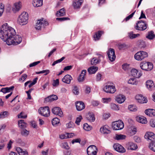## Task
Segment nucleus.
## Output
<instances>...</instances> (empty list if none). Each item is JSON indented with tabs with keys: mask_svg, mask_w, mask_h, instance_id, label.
<instances>
[{
	"mask_svg": "<svg viewBox=\"0 0 155 155\" xmlns=\"http://www.w3.org/2000/svg\"><path fill=\"white\" fill-rule=\"evenodd\" d=\"M0 38L9 45H17L22 41L21 36L16 35L15 30L12 27L8 26L7 23L3 25L1 28Z\"/></svg>",
	"mask_w": 155,
	"mask_h": 155,
	"instance_id": "nucleus-1",
	"label": "nucleus"
},
{
	"mask_svg": "<svg viewBox=\"0 0 155 155\" xmlns=\"http://www.w3.org/2000/svg\"><path fill=\"white\" fill-rule=\"evenodd\" d=\"M28 14L25 12H23L19 16L18 22L21 25H24L27 24L28 20Z\"/></svg>",
	"mask_w": 155,
	"mask_h": 155,
	"instance_id": "nucleus-2",
	"label": "nucleus"
},
{
	"mask_svg": "<svg viewBox=\"0 0 155 155\" xmlns=\"http://www.w3.org/2000/svg\"><path fill=\"white\" fill-rule=\"evenodd\" d=\"M144 138L149 142L150 145H155V134L153 133L147 132L145 135Z\"/></svg>",
	"mask_w": 155,
	"mask_h": 155,
	"instance_id": "nucleus-3",
	"label": "nucleus"
},
{
	"mask_svg": "<svg viewBox=\"0 0 155 155\" xmlns=\"http://www.w3.org/2000/svg\"><path fill=\"white\" fill-rule=\"evenodd\" d=\"M141 69L146 71H150L153 69V66L152 63L149 62H143L140 64Z\"/></svg>",
	"mask_w": 155,
	"mask_h": 155,
	"instance_id": "nucleus-4",
	"label": "nucleus"
},
{
	"mask_svg": "<svg viewBox=\"0 0 155 155\" xmlns=\"http://www.w3.org/2000/svg\"><path fill=\"white\" fill-rule=\"evenodd\" d=\"M124 126L123 122L121 120H118L112 122V127L114 130H120L123 129Z\"/></svg>",
	"mask_w": 155,
	"mask_h": 155,
	"instance_id": "nucleus-5",
	"label": "nucleus"
},
{
	"mask_svg": "<svg viewBox=\"0 0 155 155\" xmlns=\"http://www.w3.org/2000/svg\"><path fill=\"white\" fill-rule=\"evenodd\" d=\"M148 56L147 52L143 51H140L136 53L134 55L135 58L138 61H141Z\"/></svg>",
	"mask_w": 155,
	"mask_h": 155,
	"instance_id": "nucleus-6",
	"label": "nucleus"
},
{
	"mask_svg": "<svg viewBox=\"0 0 155 155\" xmlns=\"http://www.w3.org/2000/svg\"><path fill=\"white\" fill-rule=\"evenodd\" d=\"M38 112L41 115L46 117H48L50 114L49 109L48 106L40 107L38 110Z\"/></svg>",
	"mask_w": 155,
	"mask_h": 155,
	"instance_id": "nucleus-7",
	"label": "nucleus"
},
{
	"mask_svg": "<svg viewBox=\"0 0 155 155\" xmlns=\"http://www.w3.org/2000/svg\"><path fill=\"white\" fill-rule=\"evenodd\" d=\"M48 25L47 21L43 18L38 21L35 28L37 30H40L42 28H44L45 26Z\"/></svg>",
	"mask_w": 155,
	"mask_h": 155,
	"instance_id": "nucleus-8",
	"label": "nucleus"
},
{
	"mask_svg": "<svg viewBox=\"0 0 155 155\" xmlns=\"http://www.w3.org/2000/svg\"><path fill=\"white\" fill-rule=\"evenodd\" d=\"M147 28V24L143 21H140L137 23V26L135 27L136 29L143 31Z\"/></svg>",
	"mask_w": 155,
	"mask_h": 155,
	"instance_id": "nucleus-9",
	"label": "nucleus"
},
{
	"mask_svg": "<svg viewBox=\"0 0 155 155\" xmlns=\"http://www.w3.org/2000/svg\"><path fill=\"white\" fill-rule=\"evenodd\" d=\"M87 151L88 155H96L98 150L96 146H89Z\"/></svg>",
	"mask_w": 155,
	"mask_h": 155,
	"instance_id": "nucleus-10",
	"label": "nucleus"
},
{
	"mask_svg": "<svg viewBox=\"0 0 155 155\" xmlns=\"http://www.w3.org/2000/svg\"><path fill=\"white\" fill-rule=\"evenodd\" d=\"M107 54L109 60L111 61H114L116 58V55L114 49L109 48L107 51Z\"/></svg>",
	"mask_w": 155,
	"mask_h": 155,
	"instance_id": "nucleus-11",
	"label": "nucleus"
},
{
	"mask_svg": "<svg viewBox=\"0 0 155 155\" xmlns=\"http://www.w3.org/2000/svg\"><path fill=\"white\" fill-rule=\"evenodd\" d=\"M104 90L107 93H114L116 91L115 87L113 85H106L103 88Z\"/></svg>",
	"mask_w": 155,
	"mask_h": 155,
	"instance_id": "nucleus-12",
	"label": "nucleus"
},
{
	"mask_svg": "<svg viewBox=\"0 0 155 155\" xmlns=\"http://www.w3.org/2000/svg\"><path fill=\"white\" fill-rule=\"evenodd\" d=\"M21 7V3L19 2L15 3L12 8V11L14 13L19 11Z\"/></svg>",
	"mask_w": 155,
	"mask_h": 155,
	"instance_id": "nucleus-13",
	"label": "nucleus"
},
{
	"mask_svg": "<svg viewBox=\"0 0 155 155\" xmlns=\"http://www.w3.org/2000/svg\"><path fill=\"white\" fill-rule=\"evenodd\" d=\"M52 112L54 114L58 115L61 117L63 115V112L61 108L58 107H54L52 109Z\"/></svg>",
	"mask_w": 155,
	"mask_h": 155,
	"instance_id": "nucleus-14",
	"label": "nucleus"
},
{
	"mask_svg": "<svg viewBox=\"0 0 155 155\" xmlns=\"http://www.w3.org/2000/svg\"><path fill=\"white\" fill-rule=\"evenodd\" d=\"M131 73L132 76L137 78H139L142 75V73L140 71L139 72L137 70L135 69H133L131 70Z\"/></svg>",
	"mask_w": 155,
	"mask_h": 155,
	"instance_id": "nucleus-15",
	"label": "nucleus"
},
{
	"mask_svg": "<svg viewBox=\"0 0 155 155\" xmlns=\"http://www.w3.org/2000/svg\"><path fill=\"white\" fill-rule=\"evenodd\" d=\"M135 98L138 101V102L141 103H146L147 101V99L145 98L141 94L136 95L135 97Z\"/></svg>",
	"mask_w": 155,
	"mask_h": 155,
	"instance_id": "nucleus-16",
	"label": "nucleus"
},
{
	"mask_svg": "<svg viewBox=\"0 0 155 155\" xmlns=\"http://www.w3.org/2000/svg\"><path fill=\"white\" fill-rule=\"evenodd\" d=\"M76 107L78 111H81L85 108L84 103L82 101H78L76 103Z\"/></svg>",
	"mask_w": 155,
	"mask_h": 155,
	"instance_id": "nucleus-17",
	"label": "nucleus"
},
{
	"mask_svg": "<svg viewBox=\"0 0 155 155\" xmlns=\"http://www.w3.org/2000/svg\"><path fill=\"white\" fill-rule=\"evenodd\" d=\"M146 85L147 88L150 90H152L154 89L155 86L152 80L147 81L146 82Z\"/></svg>",
	"mask_w": 155,
	"mask_h": 155,
	"instance_id": "nucleus-18",
	"label": "nucleus"
},
{
	"mask_svg": "<svg viewBox=\"0 0 155 155\" xmlns=\"http://www.w3.org/2000/svg\"><path fill=\"white\" fill-rule=\"evenodd\" d=\"M58 99V97L56 95L53 94L45 98V101L47 102H50L56 100Z\"/></svg>",
	"mask_w": 155,
	"mask_h": 155,
	"instance_id": "nucleus-19",
	"label": "nucleus"
},
{
	"mask_svg": "<svg viewBox=\"0 0 155 155\" xmlns=\"http://www.w3.org/2000/svg\"><path fill=\"white\" fill-rule=\"evenodd\" d=\"M116 100L119 104H122L125 100V96L123 95H119L116 97Z\"/></svg>",
	"mask_w": 155,
	"mask_h": 155,
	"instance_id": "nucleus-20",
	"label": "nucleus"
},
{
	"mask_svg": "<svg viewBox=\"0 0 155 155\" xmlns=\"http://www.w3.org/2000/svg\"><path fill=\"white\" fill-rule=\"evenodd\" d=\"M100 132L103 134H108L110 133V131L107 126H105L101 127L100 129Z\"/></svg>",
	"mask_w": 155,
	"mask_h": 155,
	"instance_id": "nucleus-21",
	"label": "nucleus"
},
{
	"mask_svg": "<svg viewBox=\"0 0 155 155\" xmlns=\"http://www.w3.org/2000/svg\"><path fill=\"white\" fill-rule=\"evenodd\" d=\"M114 149L120 153H124L126 151V150L123 146H113Z\"/></svg>",
	"mask_w": 155,
	"mask_h": 155,
	"instance_id": "nucleus-22",
	"label": "nucleus"
},
{
	"mask_svg": "<svg viewBox=\"0 0 155 155\" xmlns=\"http://www.w3.org/2000/svg\"><path fill=\"white\" fill-rule=\"evenodd\" d=\"M14 88V86H12L10 87L2 88L1 89L0 92H2L4 94H5L10 92L11 91H13Z\"/></svg>",
	"mask_w": 155,
	"mask_h": 155,
	"instance_id": "nucleus-23",
	"label": "nucleus"
},
{
	"mask_svg": "<svg viewBox=\"0 0 155 155\" xmlns=\"http://www.w3.org/2000/svg\"><path fill=\"white\" fill-rule=\"evenodd\" d=\"M86 118L90 122H94L95 119L94 115L93 113H89L86 116Z\"/></svg>",
	"mask_w": 155,
	"mask_h": 155,
	"instance_id": "nucleus-24",
	"label": "nucleus"
},
{
	"mask_svg": "<svg viewBox=\"0 0 155 155\" xmlns=\"http://www.w3.org/2000/svg\"><path fill=\"white\" fill-rule=\"evenodd\" d=\"M32 4L34 7H40L43 5V0H33Z\"/></svg>",
	"mask_w": 155,
	"mask_h": 155,
	"instance_id": "nucleus-25",
	"label": "nucleus"
},
{
	"mask_svg": "<svg viewBox=\"0 0 155 155\" xmlns=\"http://www.w3.org/2000/svg\"><path fill=\"white\" fill-rule=\"evenodd\" d=\"M16 151L19 155H28V152L25 150L22 149L19 147H17L16 148Z\"/></svg>",
	"mask_w": 155,
	"mask_h": 155,
	"instance_id": "nucleus-26",
	"label": "nucleus"
},
{
	"mask_svg": "<svg viewBox=\"0 0 155 155\" xmlns=\"http://www.w3.org/2000/svg\"><path fill=\"white\" fill-rule=\"evenodd\" d=\"M82 2V0H79L78 1L74 2L73 5L74 9L80 8Z\"/></svg>",
	"mask_w": 155,
	"mask_h": 155,
	"instance_id": "nucleus-27",
	"label": "nucleus"
},
{
	"mask_svg": "<svg viewBox=\"0 0 155 155\" xmlns=\"http://www.w3.org/2000/svg\"><path fill=\"white\" fill-rule=\"evenodd\" d=\"M155 110H154L151 109H147L145 111V114L150 117H152V116H155Z\"/></svg>",
	"mask_w": 155,
	"mask_h": 155,
	"instance_id": "nucleus-28",
	"label": "nucleus"
},
{
	"mask_svg": "<svg viewBox=\"0 0 155 155\" xmlns=\"http://www.w3.org/2000/svg\"><path fill=\"white\" fill-rule=\"evenodd\" d=\"M136 120L138 122L142 124H146L147 123L146 118L142 116L137 117Z\"/></svg>",
	"mask_w": 155,
	"mask_h": 155,
	"instance_id": "nucleus-29",
	"label": "nucleus"
},
{
	"mask_svg": "<svg viewBox=\"0 0 155 155\" xmlns=\"http://www.w3.org/2000/svg\"><path fill=\"white\" fill-rule=\"evenodd\" d=\"M65 10L64 8H62L57 12L56 16L57 17L62 16L65 15Z\"/></svg>",
	"mask_w": 155,
	"mask_h": 155,
	"instance_id": "nucleus-30",
	"label": "nucleus"
},
{
	"mask_svg": "<svg viewBox=\"0 0 155 155\" xmlns=\"http://www.w3.org/2000/svg\"><path fill=\"white\" fill-rule=\"evenodd\" d=\"M103 34V32L101 31H99L96 32L94 35V38L95 41L99 40L101 35Z\"/></svg>",
	"mask_w": 155,
	"mask_h": 155,
	"instance_id": "nucleus-31",
	"label": "nucleus"
},
{
	"mask_svg": "<svg viewBox=\"0 0 155 155\" xmlns=\"http://www.w3.org/2000/svg\"><path fill=\"white\" fill-rule=\"evenodd\" d=\"M98 69V67L93 66L88 68V71L89 74H94L97 71Z\"/></svg>",
	"mask_w": 155,
	"mask_h": 155,
	"instance_id": "nucleus-32",
	"label": "nucleus"
},
{
	"mask_svg": "<svg viewBox=\"0 0 155 155\" xmlns=\"http://www.w3.org/2000/svg\"><path fill=\"white\" fill-rule=\"evenodd\" d=\"M51 122L53 126L56 127L60 124V120L58 118L55 117L52 119Z\"/></svg>",
	"mask_w": 155,
	"mask_h": 155,
	"instance_id": "nucleus-33",
	"label": "nucleus"
},
{
	"mask_svg": "<svg viewBox=\"0 0 155 155\" xmlns=\"http://www.w3.org/2000/svg\"><path fill=\"white\" fill-rule=\"evenodd\" d=\"M146 37L149 39L152 40L155 37V35L153 31H150L148 32Z\"/></svg>",
	"mask_w": 155,
	"mask_h": 155,
	"instance_id": "nucleus-34",
	"label": "nucleus"
},
{
	"mask_svg": "<svg viewBox=\"0 0 155 155\" xmlns=\"http://www.w3.org/2000/svg\"><path fill=\"white\" fill-rule=\"evenodd\" d=\"M18 124L19 127L22 129L26 127L27 126V124L24 122L23 120H21L19 121Z\"/></svg>",
	"mask_w": 155,
	"mask_h": 155,
	"instance_id": "nucleus-35",
	"label": "nucleus"
},
{
	"mask_svg": "<svg viewBox=\"0 0 155 155\" xmlns=\"http://www.w3.org/2000/svg\"><path fill=\"white\" fill-rule=\"evenodd\" d=\"M128 84H132L137 85L138 83V81L135 78H133L130 79L128 81Z\"/></svg>",
	"mask_w": 155,
	"mask_h": 155,
	"instance_id": "nucleus-36",
	"label": "nucleus"
},
{
	"mask_svg": "<svg viewBox=\"0 0 155 155\" xmlns=\"http://www.w3.org/2000/svg\"><path fill=\"white\" fill-rule=\"evenodd\" d=\"M128 36L130 39H133L138 37L140 35L138 34H134L133 32H130L128 33Z\"/></svg>",
	"mask_w": 155,
	"mask_h": 155,
	"instance_id": "nucleus-37",
	"label": "nucleus"
},
{
	"mask_svg": "<svg viewBox=\"0 0 155 155\" xmlns=\"http://www.w3.org/2000/svg\"><path fill=\"white\" fill-rule=\"evenodd\" d=\"M126 136L123 134H116L115 139L117 140H123L125 139Z\"/></svg>",
	"mask_w": 155,
	"mask_h": 155,
	"instance_id": "nucleus-38",
	"label": "nucleus"
},
{
	"mask_svg": "<svg viewBox=\"0 0 155 155\" xmlns=\"http://www.w3.org/2000/svg\"><path fill=\"white\" fill-rule=\"evenodd\" d=\"M129 110L131 111L135 112L137 110V107L133 105H130L128 107Z\"/></svg>",
	"mask_w": 155,
	"mask_h": 155,
	"instance_id": "nucleus-39",
	"label": "nucleus"
},
{
	"mask_svg": "<svg viewBox=\"0 0 155 155\" xmlns=\"http://www.w3.org/2000/svg\"><path fill=\"white\" fill-rule=\"evenodd\" d=\"M9 114L8 112L5 111L0 113V119L4 118L7 117Z\"/></svg>",
	"mask_w": 155,
	"mask_h": 155,
	"instance_id": "nucleus-40",
	"label": "nucleus"
},
{
	"mask_svg": "<svg viewBox=\"0 0 155 155\" xmlns=\"http://www.w3.org/2000/svg\"><path fill=\"white\" fill-rule=\"evenodd\" d=\"M110 107L113 110H117L120 109L119 107L114 103H112L110 104Z\"/></svg>",
	"mask_w": 155,
	"mask_h": 155,
	"instance_id": "nucleus-41",
	"label": "nucleus"
},
{
	"mask_svg": "<svg viewBox=\"0 0 155 155\" xmlns=\"http://www.w3.org/2000/svg\"><path fill=\"white\" fill-rule=\"evenodd\" d=\"M21 134L24 136H27L29 134V131L25 129H22L21 131Z\"/></svg>",
	"mask_w": 155,
	"mask_h": 155,
	"instance_id": "nucleus-42",
	"label": "nucleus"
},
{
	"mask_svg": "<svg viewBox=\"0 0 155 155\" xmlns=\"http://www.w3.org/2000/svg\"><path fill=\"white\" fill-rule=\"evenodd\" d=\"M100 61L99 59H97L94 58H93L91 61V63L93 65H96Z\"/></svg>",
	"mask_w": 155,
	"mask_h": 155,
	"instance_id": "nucleus-43",
	"label": "nucleus"
},
{
	"mask_svg": "<svg viewBox=\"0 0 155 155\" xmlns=\"http://www.w3.org/2000/svg\"><path fill=\"white\" fill-rule=\"evenodd\" d=\"M92 127L89 126L87 124L85 123L83 125V128L86 130L89 131L91 129Z\"/></svg>",
	"mask_w": 155,
	"mask_h": 155,
	"instance_id": "nucleus-44",
	"label": "nucleus"
},
{
	"mask_svg": "<svg viewBox=\"0 0 155 155\" xmlns=\"http://www.w3.org/2000/svg\"><path fill=\"white\" fill-rule=\"evenodd\" d=\"M65 58V57H63L61 58V59H58L55 61H54L52 64V66H54L56 64L61 62Z\"/></svg>",
	"mask_w": 155,
	"mask_h": 155,
	"instance_id": "nucleus-45",
	"label": "nucleus"
},
{
	"mask_svg": "<svg viewBox=\"0 0 155 155\" xmlns=\"http://www.w3.org/2000/svg\"><path fill=\"white\" fill-rule=\"evenodd\" d=\"M72 92L75 94H78L79 91L77 86H75L73 87Z\"/></svg>",
	"mask_w": 155,
	"mask_h": 155,
	"instance_id": "nucleus-46",
	"label": "nucleus"
},
{
	"mask_svg": "<svg viewBox=\"0 0 155 155\" xmlns=\"http://www.w3.org/2000/svg\"><path fill=\"white\" fill-rule=\"evenodd\" d=\"M59 137L61 139L67 138H68V133H66L65 134L60 135L59 136Z\"/></svg>",
	"mask_w": 155,
	"mask_h": 155,
	"instance_id": "nucleus-47",
	"label": "nucleus"
},
{
	"mask_svg": "<svg viewBox=\"0 0 155 155\" xmlns=\"http://www.w3.org/2000/svg\"><path fill=\"white\" fill-rule=\"evenodd\" d=\"M4 5L2 3L0 4V17L1 16L4 11Z\"/></svg>",
	"mask_w": 155,
	"mask_h": 155,
	"instance_id": "nucleus-48",
	"label": "nucleus"
},
{
	"mask_svg": "<svg viewBox=\"0 0 155 155\" xmlns=\"http://www.w3.org/2000/svg\"><path fill=\"white\" fill-rule=\"evenodd\" d=\"M59 84V81L58 79H56V80L53 81V82L52 85L54 87H57Z\"/></svg>",
	"mask_w": 155,
	"mask_h": 155,
	"instance_id": "nucleus-49",
	"label": "nucleus"
},
{
	"mask_svg": "<svg viewBox=\"0 0 155 155\" xmlns=\"http://www.w3.org/2000/svg\"><path fill=\"white\" fill-rule=\"evenodd\" d=\"M82 119V117L81 116H79V117L77 118L75 121V123L78 125H79V123L81 122V120Z\"/></svg>",
	"mask_w": 155,
	"mask_h": 155,
	"instance_id": "nucleus-50",
	"label": "nucleus"
},
{
	"mask_svg": "<svg viewBox=\"0 0 155 155\" xmlns=\"http://www.w3.org/2000/svg\"><path fill=\"white\" fill-rule=\"evenodd\" d=\"M56 20L60 21H63L68 20V17L58 18H56Z\"/></svg>",
	"mask_w": 155,
	"mask_h": 155,
	"instance_id": "nucleus-51",
	"label": "nucleus"
},
{
	"mask_svg": "<svg viewBox=\"0 0 155 155\" xmlns=\"http://www.w3.org/2000/svg\"><path fill=\"white\" fill-rule=\"evenodd\" d=\"M62 81L65 83H68V75H66L62 79Z\"/></svg>",
	"mask_w": 155,
	"mask_h": 155,
	"instance_id": "nucleus-52",
	"label": "nucleus"
},
{
	"mask_svg": "<svg viewBox=\"0 0 155 155\" xmlns=\"http://www.w3.org/2000/svg\"><path fill=\"white\" fill-rule=\"evenodd\" d=\"M138 148L137 146H128L127 149L134 150Z\"/></svg>",
	"mask_w": 155,
	"mask_h": 155,
	"instance_id": "nucleus-53",
	"label": "nucleus"
},
{
	"mask_svg": "<svg viewBox=\"0 0 155 155\" xmlns=\"http://www.w3.org/2000/svg\"><path fill=\"white\" fill-rule=\"evenodd\" d=\"M99 102L97 101L93 100L91 101V104L93 106H97L99 104Z\"/></svg>",
	"mask_w": 155,
	"mask_h": 155,
	"instance_id": "nucleus-54",
	"label": "nucleus"
},
{
	"mask_svg": "<svg viewBox=\"0 0 155 155\" xmlns=\"http://www.w3.org/2000/svg\"><path fill=\"white\" fill-rule=\"evenodd\" d=\"M129 67V65L127 64H124L122 65V68L123 69L126 71L127 70Z\"/></svg>",
	"mask_w": 155,
	"mask_h": 155,
	"instance_id": "nucleus-55",
	"label": "nucleus"
},
{
	"mask_svg": "<svg viewBox=\"0 0 155 155\" xmlns=\"http://www.w3.org/2000/svg\"><path fill=\"white\" fill-rule=\"evenodd\" d=\"M104 103H107L110 101L111 99L110 98H105L102 99Z\"/></svg>",
	"mask_w": 155,
	"mask_h": 155,
	"instance_id": "nucleus-56",
	"label": "nucleus"
},
{
	"mask_svg": "<svg viewBox=\"0 0 155 155\" xmlns=\"http://www.w3.org/2000/svg\"><path fill=\"white\" fill-rule=\"evenodd\" d=\"M136 11H135L134 12L132 13V14H131L130 15L127 16L125 20L126 21H127L128 20H129L134 15Z\"/></svg>",
	"mask_w": 155,
	"mask_h": 155,
	"instance_id": "nucleus-57",
	"label": "nucleus"
},
{
	"mask_svg": "<svg viewBox=\"0 0 155 155\" xmlns=\"http://www.w3.org/2000/svg\"><path fill=\"white\" fill-rule=\"evenodd\" d=\"M81 141V140L80 139L78 138L73 140L71 142L72 144H73L74 143H79L80 144Z\"/></svg>",
	"mask_w": 155,
	"mask_h": 155,
	"instance_id": "nucleus-58",
	"label": "nucleus"
},
{
	"mask_svg": "<svg viewBox=\"0 0 155 155\" xmlns=\"http://www.w3.org/2000/svg\"><path fill=\"white\" fill-rule=\"evenodd\" d=\"M150 125L152 127H155V119H152L150 120Z\"/></svg>",
	"mask_w": 155,
	"mask_h": 155,
	"instance_id": "nucleus-59",
	"label": "nucleus"
},
{
	"mask_svg": "<svg viewBox=\"0 0 155 155\" xmlns=\"http://www.w3.org/2000/svg\"><path fill=\"white\" fill-rule=\"evenodd\" d=\"M40 62V61H37L35 62H34L32 63H31L29 64V67H30L35 66Z\"/></svg>",
	"mask_w": 155,
	"mask_h": 155,
	"instance_id": "nucleus-60",
	"label": "nucleus"
},
{
	"mask_svg": "<svg viewBox=\"0 0 155 155\" xmlns=\"http://www.w3.org/2000/svg\"><path fill=\"white\" fill-rule=\"evenodd\" d=\"M134 139L135 141L137 143H140L141 141L140 138L137 136H135L134 137Z\"/></svg>",
	"mask_w": 155,
	"mask_h": 155,
	"instance_id": "nucleus-61",
	"label": "nucleus"
},
{
	"mask_svg": "<svg viewBox=\"0 0 155 155\" xmlns=\"http://www.w3.org/2000/svg\"><path fill=\"white\" fill-rule=\"evenodd\" d=\"M102 75L100 73H98L96 76V80L97 81H100L101 80Z\"/></svg>",
	"mask_w": 155,
	"mask_h": 155,
	"instance_id": "nucleus-62",
	"label": "nucleus"
},
{
	"mask_svg": "<svg viewBox=\"0 0 155 155\" xmlns=\"http://www.w3.org/2000/svg\"><path fill=\"white\" fill-rule=\"evenodd\" d=\"M68 147V146H62V148L64 149L65 150H64V153L65 155H67L68 153V149L67 147Z\"/></svg>",
	"mask_w": 155,
	"mask_h": 155,
	"instance_id": "nucleus-63",
	"label": "nucleus"
},
{
	"mask_svg": "<svg viewBox=\"0 0 155 155\" xmlns=\"http://www.w3.org/2000/svg\"><path fill=\"white\" fill-rule=\"evenodd\" d=\"M27 77V75L26 74H23L22 75L21 78L19 79V80H22L23 79V81H24L25 80L26 78Z\"/></svg>",
	"mask_w": 155,
	"mask_h": 155,
	"instance_id": "nucleus-64",
	"label": "nucleus"
}]
</instances>
